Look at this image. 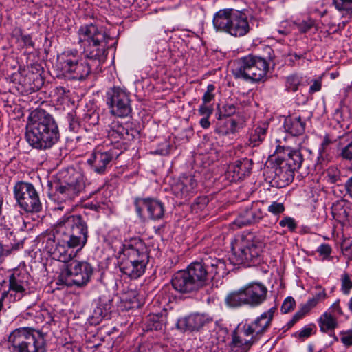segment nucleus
I'll return each instance as SVG.
<instances>
[{
  "label": "nucleus",
  "instance_id": "obj_25",
  "mask_svg": "<svg viewBox=\"0 0 352 352\" xmlns=\"http://www.w3.org/2000/svg\"><path fill=\"white\" fill-rule=\"evenodd\" d=\"M276 153L278 159L287 164L295 171L300 168L303 157L299 150H292L289 147H278Z\"/></svg>",
  "mask_w": 352,
  "mask_h": 352
},
{
  "label": "nucleus",
  "instance_id": "obj_3",
  "mask_svg": "<svg viewBox=\"0 0 352 352\" xmlns=\"http://www.w3.org/2000/svg\"><path fill=\"white\" fill-rule=\"evenodd\" d=\"M118 265L120 272L136 279L145 272L149 261L148 249L140 238H132L122 244L118 252Z\"/></svg>",
  "mask_w": 352,
  "mask_h": 352
},
{
  "label": "nucleus",
  "instance_id": "obj_4",
  "mask_svg": "<svg viewBox=\"0 0 352 352\" xmlns=\"http://www.w3.org/2000/svg\"><path fill=\"white\" fill-rule=\"evenodd\" d=\"M78 36L85 58L98 67L106 60L109 36L102 27L94 23L80 26Z\"/></svg>",
  "mask_w": 352,
  "mask_h": 352
},
{
  "label": "nucleus",
  "instance_id": "obj_40",
  "mask_svg": "<svg viewBox=\"0 0 352 352\" xmlns=\"http://www.w3.org/2000/svg\"><path fill=\"white\" fill-rule=\"evenodd\" d=\"M282 228H287L290 232H294L297 228L295 219L291 217H285L279 222Z\"/></svg>",
  "mask_w": 352,
  "mask_h": 352
},
{
  "label": "nucleus",
  "instance_id": "obj_29",
  "mask_svg": "<svg viewBox=\"0 0 352 352\" xmlns=\"http://www.w3.org/2000/svg\"><path fill=\"white\" fill-rule=\"evenodd\" d=\"M267 129L268 124L267 123H262L252 128L249 132L247 144L251 147L260 145L265 138Z\"/></svg>",
  "mask_w": 352,
  "mask_h": 352
},
{
  "label": "nucleus",
  "instance_id": "obj_22",
  "mask_svg": "<svg viewBox=\"0 0 352 352\" xmlns=\"http://www.w3.org/2000/svg\"><path fill=\"white\" fill-rule=\"evenodd\" d=\"M173 289L181 294H190L198 289L186 270L177 272L171 279Z\"/></svg>",
  "mask_w": 352,
  "mask_h": 352
},
{
  "label": "nucleus",
  "instance_id": "obj_28",
  "mask_svg": "<svg viewBox=\"0 0 352 352\" xmlns=\"http://www.w3.org/2000/svg\"><path fill=\"white\" fill-rule=\"evenodd\" d=\"M197 185L192 176H184L173 186V190L177 197L185 198L194 192Z\"/></svg>",
  "mask_w": 352,
  "mask_h": 352
},
{
  "label": "nucleus",
  "instance_id": "obj_7",
  "mask_svg": "<svg viewBox=\"0 0 352 352\" xmlns=\"http://www.w3.org/2000/svg\"><path fill=\"white\" fill-rule=\"evenodd\" d=\"M267 287L260 282H252L238 291L230 293L226 302L230 307H240L248 305L255 307L261 305L267 299Z\"/></svg>",
  "mask_w": 352,
  "mask_h": 352
},
{
  "label": "nucleus",
  "instance_id": "obj_45",
  "mask_svg": "<svg viewBox=\"0 0 352 352\" xmlns=\"http://www.w3.org/2000/svg\"><path fill=\"white\" fill-rule=\"evenodd\" d=\"M236 112V107L233 104L226 103L220 109L221 114L224 117H229Z\"/></svg>",
  "mask_w": 352,
  "mask_h": 352
},
{
  "label": "nucleus",
  "instance_id": "obj_21",
  "mask_svg": "<svg viewBox=\"0 0 352 352\" xmlns=\"http://www.w3.org/2000/svg\"><path fill=\"white\" fill-rule=\"evenodd\" d=\"M207 267H209V263L194 262L189 265L186 270L198 289L205 286L210 280Z\"/></svg>",
  "mask_w": 352,
  "mask_h": 352
},
{
  "label": "nucleus",
  "instance_id": "obj_35",
  "mask_svg": "<svg viewBox=\"0 0 352 352\" xmlns=\"http://www.w3.org/2000/svg\"><path fill=\"white\" fill-rule=\"evenodd\" d=\"M300 85H305L302 76L292 74L286 77L285 90L288 92H296Z\"/></svg>",
  "mask_w": 352,
  "mask_h": 352
},
{
  "label": "nucleus",
  "instance_id": "obj_18",
  "mask_svg": "<svg viewBox=\"0 0 352 352\" xmlns=\"http://www.w3.org/2000/svg\"><path fill=\"white\" fill-rule=\"evenodd\" d=\"M212 318L208 314L193 313L180 318L177 322V327L184 331H199L206 324L210 322Z\"/></svg>",
  "mask_w": 352,
  "mask_h": 352
},
{
  "label": "nucleus",
  "instance_id": "obj_2",
  "mask_svg": "<svg viewBox=\"0 0 352 352\" xmlns=\"http://www.w3.org/2000/svg\"><path fill=\"white\" fill-rule=\"evenodd\" d=\"M26 129V140L35 149H50L60 139L56 122L50 113L43 109H36L30 113Z\"/></svg>",
  "mask_w": 352,
  "mask_h": 352
},
{
  "label": "nucleus",
  "instance_id": "obj_37",
  "mask_svg": "<svg viewBox=\"0 0 352 352\" xmlns=\"http://www.w3.org/2000/svg\"><path fill=\"white\" fill-rule=\"evenodd\" d=\"M341 287L340 290L344 295H349L352 289V280L351 276L344 272L340 276Z\"/></svg>",
  "mask_w": 352,
  "mask_h": 352
},
{
  "label": "nucleus",
  "instance_id": "obj_61",
  "mask_svg": "<svg viewBox=\"0 0 352 352\" xmlns=\"http://www.w3.org/2000/svg\"><path fill=\"white\" fill-rule=\"evenodd\" d=\"M236 122L234 120L231 121L230 126H231L232 133H234V128L236 126Z\"/></svg>",
  "mask_w": 352,
  "mask_h": 352
},
{
  "label": "nucleus",
  "instance_id": "obj_5",
  "mask_svg": "<svg viewBox=\"0 0 352 352\" xmlns=\"http://www.w3.org/2000/svg\"><path fill=\"white\" fill-rule=\"evenodd\" d=\"M213 25L219 32L234 37L246 35L250 30L247 15L239 10L226 8L217 12L213 16Z\"/></svg>",
  "mask_w": 352,
  "mask_h": 352
},
{
  "label": "nucleus",
  "instance_id": "obj_6",
  "mask_svg": "<svg viewBox=\"0 0 352 352\" xmlns=\"http://www.w3.org/2000/svg\"><path fill=\"white\" fill-rule=\"evenodd\" d=\"M10 352H45V340L38 331L30 327H20L10 332L8 337Z\"/></svg>",
  "mask_w": 352,
  "mask_h": 352
},
{
  "label": "nucleus",
  "instance_id": "obj_53",
  "mask_svg": "<svg viewBox=\"0 0 352 352\" xmlns=\"http://www.w3.org/2000/svg\"><path fill=\"white\" fill-rule=\"evenodd\" d=\"M322 87V82L319 79L314 80L313 81V83L309 87V92L310 93H314L319 91L321 89Z\"/></svg>",
  "mask_w": 352,
  "mask_h": 352
},
{
  "label": "nucleus",
  "instance_id": "obj_59",
  "mask_svg": "<svg viewBox=\"0 0 352 352\" xmlns=\"http://www.w3.org/2000/svg\"><path fill=\"white\" fill-rule=\"evenodd\" d=\"M345 188L346 192L352 198V176L348 179V180L345 183Z\"/></svg>",
  "mask_w": 352,
  "mask_h": 352
},
{
  "label": "nucleus",
  "instance_id": "obj_31",
  "mask_svg": "<svg viewBox=\"0 0 352 352\" xmlns=\"http://www.w3.org/2000/svg\"><path fill=\"white\" fill-rule=\"evenodd\" d=\"M230 168L234 173V179H241L250 173L252 170V162L247 158H244L241 160L236 161Z\"/></svg>",
  "mask_w": 352,
  "mask_h": 352
},
{
  "label": "nucleus",
  "instance_id": "obj_46",
  "mask_svg": "<svg viewBox=\"0 0 352 352\" xmlns=\"http://www.w3.org/2000/svg\"><path fill=\"white\" fill-rule=\"evenodd\" d=\"M212 106L203 102L199 106L198 109L199 115L203 117H210V116L212 114Z\"/></svg>",
  "mask_w": 352,
  "mask_h": 352
},
{
  "label": "nucleus",
  "instance_id": "obj_39",
  "mask_svg": "<svg viewBox=\"0 0 352 352\" xmlns=\"http://www.w3.org/2000/svg\"><path fill=\"white\" fill-rule=\"evenodd\" d=\"M337 10L352 12V0H333Z\"/></svg>",
  "mask_w": 352,
  "mask_h": 352
},
{
  "label": "nucleus",
  "instance_id": "obj_14",
  "mask_svg": "<svg viewBox=\"0 0 352 352\" xmlns=\"http://www.w3.org/2000/svg\"><path fill=\"white\" fill-rule=\"evenodd\" d=\"M14 198L21 208L27 212L36 213L42 209V204L34 186L29 182H18L13 188Z\"/></svg>",
  "mask_w": 352,
  "mask_h": 352
},
{
  "label": "nucleus",
  "instance_id": "obj_50",
  "mask_svg": "<svg viewBox=\"0 0 352 352\" xmlns=\"http://www.w3.org/2000/svg\"><path fill=\"white\" fill-rule=\"evenodd\" d=\"M331 247L326 243L321 244L317 249V252L322 255L324 258L331 254Z\"/></svg>",
  "mask_w": 352,
  "mask_h": 352
},
{
  "label": "nucleus",
  "instance_id": "obj_13",
  "mask_svg": "<svg viewBox=\"0 0 352 352\" xmlns=\"http://www.w3.org/2000/svg\"><path fill=\"white\" fill-rule=\"evenodd\" d=\"M130 93L124 87L113 86L106 92V103L109 113L116 117L126 118L132 112Z\"/></svg>",
  "mask_w": 352,
  "mask_h": 352
},
{
  "label": "nucleus",
  "instance_id": "obj_38",
  "mask_svg": "<svg viewBox=\"0 0 352 352\" xmlns=\"http://www.w3.org/2000/svg\"><path fill=\"white\" fill-rule=\"evenodd\" d=\"M16 41L19 45L21 47H34V43L33 42L31 36L29 34H20L16 38Z\"/></svg>",
  "mask_w": 352,
  "mask_h": 352
},
{
  "label": "nucleus",
  "instance_id": "obj_63",
  "mask_svg": "<svg viewBox=\"0 0 352 352\" xmlns=\"http://www.w3.org/2000/svg\"><path fill=\"white\" fill-rule=\"evenodd\" d=\"M5 298H3L2 296L0 298V311H1V309H3V300H4Z\"/></svg>",
  "mask_w": 352,
  "mask_h": 352
},
{
  "label": "nucleus",
  "instance_id": "obj_64",
  "mask_svg": "<svg viewBox=\"0 0 352 352\" xmlns=\"http://www.w3.org/2000/svg\"><path fill=\"white\" fill-rule=\"evenodd\" d=\"M349 249L350 250V251H351V256H352V240H351V243H350V246H349Z\"/></svg>",
  "mask_w": 352,
  "mask_h": 352
},
{
  "label": "nucleus",
  "instance_id": "obj_10",
  "mask_svg": "<svg viewBox=\"0 0 352 352\" xmlns=\"http://www.w3.org/2000/svg\"><path fill=\"white\" fill-rule=\"evenodd\" d=\"M8 289L2 292V298H8L10 302L21 300L32 292L31 276L23 269H14L8 272Z\"/></svg>",
  "mask_w": 352,
  "mask_h": 352
},
{
  "label": "nucleus",
  "instance_id": "obj_24",
  "mask_svg": "<svg viewBox=\"0 0 352 352\" xmlns=\"http://www.w3.org/2000/svg\"><path fill=\"white\" fill-rule=\"evenodd\" d=\"M113 157V155L110 151L96 149L92 153L87 162L96 173L102 174L109 166Z\"/></svg>",
  "mask_w": 352,
  "mask_h": 352
},
{
  "label": "nucleus",
  "instance_id": "obj_48",
  "mask_svg": "<svg viewBox=\"0 0 352 352\" xmlns=\"http://www.w3.org/2000/svg\"><path fill=\"white\" fill-rule=\"evenodd\" d=\"M340 340L345 346H352V330L341 332Z\"/></svg>",
  "mask_w": 352,
  "mask_h": 352
},
{
  "label": "nucleus",
  "instance_id": "obj_20",
  "mask_svg": "<svg viewBox=\"0 0 352 352\" xmlns=\"http://www.w3.org/2000/svg\"><path fill=\"white\" fill-rule=\"evenodd\" d=\"M108 138L112 142H118L120 140L131 141L136 136L138 132L133 129L125 128L118 120H113L107 129Z\"/></svg>",
  "mask_w": 352,
  "mask_h": 352
},
{
  "label": "nucleus",
  "instance_id": "obj_62",
  "mask_svg": "<svg viewBox=\"0 0 352 352\" xmlns=\"http://www.w3.org/2000/svg\"><path fill=\"white\" fill-rule=\"evenodd\" d=\"M348 307L350 311L352 313V297L349 300Z\"/></svg>",
  "mask_w": 352,
  "mask_h": 352
},
{
  "label": "nucleus",
  "instance_id": "obj_16",
  "mask_svg": "<svg viewBox=\"0 0 352 352\" xmlns=\"http://www.w3.org/2000/svg\"><path fill=\"white\" fill-rule=\"evenodd\" d=\"M136 211L139 216L142 215V209H146L148 217L152 220L161 219L164 214V204L154 198H140L135 201Z\"/></svg>",
  "mask_w": 352,
  "mask_h": 352
},
{
  "label": "nucleus",
  "instance_id": "obj_51",
  "mask_svg": "<svg viewBox=\"0 0 352 352\" xmlns=\"http://www.w3.org/2000/svg\"><path fill=\"white\" fill-rule=\"evenodd\" d=\"M318 302H318L314 297H312V298H309L306 302V303H305L302 306V307L304 309V311H305L308 313L311 309L314 308L318 305Z\"/></svg>",
  "mask_w": 352,
  "mask_h": 352
},
{
  "label": "nucleus",
  "instance_id": "obj_12",
  "mask_svg": "<svg viewBox=\"0 0 352 352\" xmlns=\"http://www.w3.org/2000/svg\"><path fill=\"white\" fill-rule=\"evenodd\" d=\"M59 276V280L67 286L82 287L90 280L94 269L90 263L85 261L72 259Z\"/></svg>",
  "mask_w": 352,
  "mask_h": 352
},
{
  "label": "nucleus",
  "instance_id": "obj_44",
  "mask_svg": "<svg viewBox=\"0 0 352 352\" xmlns=\"http://www.w3.org/2000/svg\"><path fill=\"white\" fill-rule=\"evenodd\" d=\"M339 155L344 160H352V140L340 150Z\"/></svg>",
  "mask_w": 352,
  "mask_h": 352
},
{
  "label": "nucleus",
  "instance_id": "obj_55",
  "mask_svg": "<svg viewBox=\"0 0 352 352\" xmlns=\"http://www.w3.org/2000/svg\"><path fill=\"white\" fill-rule=\"evenodd\" d=\"M68 120L69 122V129L72 131H77L79 128L78 122L72 116H69Z\"/></svg>",
  "mask_w": 352,
  "mask_h": 352
},
{
  "label": "nucleus",
  "instance_id": "obj_57",
  "mask_svg": "<svg viewBox=\"0 0 352 352\" xmlns=\"http://www.w3.org/2000/svg\"><path fill=\"white\" fill-rule=\"evenodd\" d=\"M312 332V329L311 327H304L299 332V336L301 338H307L309 337Z\"/></svg>",
  "mask_w": 352,
  "mask_h": 352
},
{
  "label": "nucleus",
  "instance_id": "obj_41",
  "mask_svg": "<svg viewBox=\"0 0 352 352\" xmlns=\"http://www.w3.org/2000/svg\"><path fill=\"white\" fill-rule=\"evenodd\" d=\"M267 211L275 216H278L285 211V206L283 203L273 201L268 206Z\"/></svg>",
  "mask_w": 352,
  "mask_h": 352
},
{
  "label": "nucleus",
  "instance_id": "obj_26",
  "mask_svg": "<svg viewBox=\"0 0 352 352\" xmlns=\"http://www.w3.org/2000/svg\"><path fill=\"white\" fill-rule=\"evenodd\" d=\"M295 170L277 157L274 164V179L280 187H283L291 183L294 177Z\"/></svg>",
  "mask_w": 352,
  "mask_h": 352
},
{
  "label": "nucleus",
  "instance_id": "obj_27",
  "mask_svg": "<svg viewBox=\"0 0 352 352\" xmlns=\"http://www.w3.org/2000/svg\"><path fill=\"white\" fill-rule=\"evenodd\" d=\"M332 215L342 224L349 223L352 220V204L345 200L337 201L332 206Z\"/></svg>",
  "mask_w": 352,
  "mask_h": 352
},
{
  "label": "nucleus",
  "instance_id": "obj_23",
  "mask_svg": "<svg viewBox=\"0 0 352 352\" xmlns=\"http://www.w3.org/2000/svg\"><path fill=\"white\" fill-rule=\"evenodd\" d=\"M263 217V212L258 204H252L239 215L234 221V224L239 227L255 223L261 220Z\"/></svg>",
  "mask_w": 352,
  "mask_h": 352
},
{
  "label": "nucleus",
  "instance_id": "obj_47",
  "mask_svg": "<svg viewBox=\"0 0 352 352\" xmlns=\"http://www.w3.org/2000/svg\"><path fill=\"white\" fill-rule=\"evenodd\" d=\"M316 290L315 294L313 297L318 301L321 302L327 298V294L326 293L325 289L323 288L321 285H317L315 287Z\"/></svg>",
  "mask_w": 352,
  "mask_h": 352
},
{
  "label": "nucleus",
  "instance_id": "obj_15",
  "mask_svg": "<svg viewBox=\"0 0 352 352\" xmlns=\"http://www.w3.org/2000/svg\"><path fill=\"white\" fill-rule=\"evenodd\" d=\"M85 182L79 173H74L67 180L54 184L52 199L57 202H66L74 199L83 190Z\"/></svg>",
  "mask_w": 352,
  "mask_h": 352
},
{
  "label": "nucleus",
  "instance_id": "obj_34",
  "mask_svg": "<svg viewBox=\"0 0 352 352\" xmlns=\"http://www.w3.org/2000/svg\"><path fill=\"white\" fill-rule=\"evenodd\" d=\"M204 263H209V267H207V271L209 272L210 280L213 279L214 276L219 273H225L226 264L225 262L221 259L213 258L210 261L206 260Z\"/></svg>",
  "mask_w": 352,
  "mask_h": 352
},
{
  "label": "nucleus",
  "instance_id": "obj_19",
  "mask_svg": "<svg viewBox=\"0 0 352 352\" xmlns=\"http://www.w3.org/2000/svg\"><path fill=\"white\" fill-rule=\"evenodd\" d=\"M258 339L245 324L243 328L233 333L231 352H248L252 344Z\"/></svg>",
  "mask_w": 352,
  "mask_h": 352
},
{
  "label": "nucleus",
  "instance_id": "obj_32",
  "mask_svg": "<svg viewBox=\"0 0 352 352\" xmlns=\"http://www.w3.org/2000/svg\"><path fill=\"white\" fill-rule=\"evenodd\" d=\"M318 325L321 331L328 332L335 329L338 323L336 318L331 314L324 312L318 319Z\"/></svg>",
  "mask_w": 352,
  "mask_h": 352
},
{
  "label": "nucleus",
  "instance_id": "obj_52",
  "mask_svg": "<svg viewBox=\"0 0 352 352\" xmlns=\"http://www.w3.org/2000/svg\"><path fill=\"white\" fill-rule=\"evenodd\" d=\"M331 140H330L329 137L328 135H326L324 138H323V140L321 143V145H320V147L318 149V151H319V153L320 155H321L322 154V153L324 152L326 148L330 144H331Z\"/></svg>",
  "mask_w": 352,
  "mask_h": 352
},
{
  "label": "nucleus",
  "instance_id": "obj_36",
  "mask_svg": "<svg viewBox=\"0 0 352 352\" xmlns=\"http://www.w3.org/2000/svg\"><path fill=\"white\" fill-rule=\"evenodd\" d=\"M164 327L162 315L154 314L148 315L145 327L146 331H161Z\"/></svg>",
  "mask_w": 352,
  "mask_h": 352
},
{
  "label": "nucleus",
  "instance_id": "obj_9",
  "mask_svg": "<svg viewBox=\"0 0 352 352\" xmlns=\"http://www.w3.org/2000/svg\"><path fill=\"white\" fill-rule=\"evenodd\" d=\"M268 69L269 63L265 58L249 55L239 60L233 74L237 78L258 82L265 78Z\"/></svg>",
  "mask_w": 352,
  "mask_h": 352
},
{
  "label": "nucleus",
  "instance_id": "obj_30",
  "mask_svg": "<svg viewBox=\"0 0 352 352\" xmlns=\"http://www.w3.org/2000/svg\"><path fill=\"white\" fill-rule=\"evenodd\" d=\"M306 123L300 116L288 117L285 120V130L294 136L302 135L305 129Z\"/></svg>",
  "mask_w": 352,
  "mask_h": 352
},
{
  "label": "nucleus",
  "instance_id": "obj_58",
  "mask_svg": "<svg viewBox=\"0 0 352 352\" xmlns=\"http://www.w3.org/2000/svg\"><path fill=\"white\" fill-rule=\"evenodd\" d=\"M209 118L210 117H203L200 121H199V124L201 125V126L204 129H208L210 126V122L209 121Z\"/></svg>",
  "mask_w": 352,
  "mask_h": 352
},
{
  "label": "nucleus",
  "instance_id": "obj_54",
  "mask_svg": "<svg viewBox=\"0 0 352 352\" xmlns=\"http://www.w3.org/2000/svg\"><path fill=\"white\" fill-rule=\"evenodd\" d=\"M306 314H307V312L304 311V309L301 307V309L295 314L289 323H291V324H294L298 320L302 318Z\"/></svg>",
  "mask_w": 352,
  "mask_h": 352
},
{
  "label": "nucleus",
  "instance_id": "obj_17",
  "mask_svg": "<svg viewBox=\"0 0 352 352\" xmlns=\"http://www.w3.org/2000/svg\"><path fill=\"white\" fill-rule=\"evenodd\" d=\"M276 309V307H272L263 312L252 322L245 324L248 327V331H250L258 339L270 329Z\"/></svg>",
  "mask_w": 352,
  "mask_h": 352
},
{
  "label": "nucleus",
  "instance_id": "obj_33",
  "mask_svg": "<svg viewBox=\"0 0 352 352\" xmlns=\"http://www.w3.org/2000/svg\"><path fill=\"white\" fill-rule=\"evenodd\" d=\"M111 302L112 299L109 296L102 295L100 296L96 309L94 310L95 314L101 318L106 317L111 308Z\"/></svg>",
  "mask_w": 352,
  "mask_h": 352
},
{
  "label": "nucleus",
  "instance_id": "obj_11",
  "mask_svg": "<svg viewBox=\"0 0 352 352\" xmlns=\"http://www.w3.org/2000/svg\"><path fill=\"white\" fill-rule=\"evenodd\" d=\"M234 259L238 264L256 263L262 252L260 243L253 240L252 235H240L231 243Z\"/></svg>",
  "mask_w": 352,
  "mask_h": 352
},
{
  "label": "nucleus",
  "instance_id": "obj_42",
  "mask_svg": "<svg viewBox=\"0 0 352 352\" xmlns=\"http://www.w3.org/2000/svg\"><path fill=\"white\" fill-rule=\"evenodd\" d=\"M295 305H296V302H295L294 298H292L291 296L287 297L284 300V301L282 304L281 309H280L281 312L283 314H287V313L291 311L292 310L294 309Z\"/></svg>",
  "mask_w": 352,
  "mask_h": 352
},
{
  "label": "nucleus",
  "instance_id": "obj_8",
  "mask_svg": "<svg viewBox=\"0 0 352 352\" xmlns=\"http://www.w3.org/2000/svg\"><path fill=\"white\" fill-rule=\"evenodd\" d=\"M56 67L63 74L77 80L85 79L91 72L94 63L80 58L76 50L65 51L57 57Z\"/></svg>",
  "mask_w": 352,
  "mask_h": 352
},
{
  "label": "nucleus",
  "instance_id": "obj_1",
  "mask_svg": "<svg viewBox=\"0 0 352 352\" xmlns=\"http://www.w3.org/2000/svg\"><path fill=\"white\" fill-rule=\"evenodd\" d=\"M87 239V224L80 215L64 216L58 221L56 238L47 235L44 249L53 259L68 263L83 248Z\"/></svg>",
  "mask_w": 352,
  "mask_h": 352
},
{
  "label": "nucleus",
  "instance_id": "obj_56",
  "mask_svg": "<svg viewBox=\"0 0 352 352\" xmlns=\"http://www.w3.org/2000/svg\"><path fill=\"white\" fill-rule=\"evenodd\" d=\"M331 309L334 313L338 314V315H342L343 312L340 306V300L338 299L332 305Z\"/></svg>",
  "mask_w": 352,
  "mask_h": 352
},
{
  "label": "nucleus",
  "instance_id": "obj_43",
  "mask_svg": "<svg viewBox=\"0 0 352 352\" xmlns=\"http://www.w3.org/2000/svg\"><path fill=\"white\" fill-rule=\"evenodd\" d=\"M215 86L212 84H209L207 86V90L202 97V102L208 104L214 99V91Z\"/></svg>",
  "mask_w": 352,
  "mask_h": 352
},
{
  "label": "nucleus",
  "instance_id": "obj_49",
  "mask_svg": "<svg viewBox=\"0 0 352 352\" xmlns=\"http://www.w3.org/2000/svg\"><path fill=\"white\" fill-rule=\"evenodd\" d=\"M294 25L297 26L299 30L302 32H307L314 25V22L309 19L307 21H302L300 23H294Z\"/></svg>",
  "mask_w": 352,
  "mask_h": 352
},
{
  "label": "nucleus",
  "instance_id": "obj_60",
  "mask_svg": "<svg viewBox=\"0 0 352 352\" xmlns=\"http://www.w3.org/2000/svg\"><path fill=\"white\" fill-rule=\"evenodd\" d=\"M278 32L280 34H288L291 32V29L287 28L284 26V29H279L278 30Z\"/></svg>",
  "mask_w": 352,
  "mask_h": 352
}]
</instances>
